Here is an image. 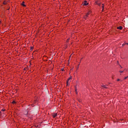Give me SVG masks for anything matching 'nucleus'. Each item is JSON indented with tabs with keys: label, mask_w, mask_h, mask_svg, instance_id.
Here are the masks:
<instances>
[{
	"label": "nucleus",
	"mask_w": 128,
	"mask_h": 128,
	"mask_svg": "<svg viewBox=\"0 0 128 128\" xmlns=\"http://www.w3.org/2000/svg\"><path fill=\"white\" fill-rule=\"evenodd\" d=\"M75 90H76H76H77L76 88H75Z\"/></svg>",
	"instance_id": "f3484780"
},
{
	"label": "nucleus",
	"mask_w": 128,
	"mask_h": 128,
	"mask_svg": "<svg viewBox=\"0 0 128 128\" xmlns=\"http://www.w3.org/2000/svg\"><path fill=\"white\" fill-rule=\"evenodd\" d=\"M118 30H122V26H120L117 28Z\"/></svg>",
	"instance_id": "7ed1b4c3"
},
{
	"label": "nucleus",
	"mask_w": 128,
	"mask_h": 128,
	"mask_svg": "<svg viewBox=\"0 0 128 128\" xmlns=\"http://www.w3.org/2000/svg\"><path fill=\"white\" fill-rule=\"evenodd\" d=\"M102 86H103V88H108V87H106V86L104 85Z\"/></svg>",
	"instance_id": "0eeeda50"
},
{
	"label": "nucleus",
	"mask_w": 128,
	"mask_h": 128,
	"mask_svg": "<svg viewBox=\"0 0 128 128\" xmlns=\"http://www.w3.org/2000/svg\"><path fill=\"white\" fill-rule=\"evenodd\" d=\"M126 44H128V43H126Z\"/></svg>",
	"instance_id": "aec40b11"
},
{
	"label": "nucleus",
	"mask_w": 128,
	"mask_h": 128,
	"mask_svg": "<svg viewBox=\"0 0 128 128\" xmlns=\"http://www.w3.org/2000/svg\"><path fill=\"white\" fill-rule=\"evenodd\" d=\"M12 103H13V104H16V101H13V102H12Z\"/></svg>",
	"instance_id": "9b49d317"
},
{
	"label": "nucleus",
	"mask_w": 128,
	"mask_h": 128,
	"mask_svg": "<svg viewBox=\"0 0 128 128\" xmlns=\"http://www.w3.org/2000/svg\"><path fill=\"white\" fill-rule=\"evenodd\" d=\"M0 24H2V21L0 20Z\"/></svg>",
	"instance_id": "6ab92c4d"
},
{
	"label": "nucleus",
	"mask_w": 128,
	"mask_h": 128,
	"mask_svg": "<svg viewBox=\"0 0 128 128\" xmlns=\"http://www.w3.org/2000/svg\"><path fill=\"white\" fill-rule=\"evenodd\" d=\"M70 40V39H68V40H67V42H68V40Z\"/></svg>",
	"instance_id": "a211bd4d"
},
{
	"label": "nucleus",
	"mask_w": 128,
	"mask_h": 128,
	"mask_svg": "<svg viewBox=\"0 0 128 128\" xmlns=\"http://www.w3.org/2000/svg\"><path fill=\"white\" fill-rule=\"evenodd\" d=\"M128 78V76L125 77V78H124V80H126V78Z\"/></svg>",
	"instance_id": "9d476101"
},
{
	"label": "nucleus",
	"mask_w": 128,
	"mask_h": 128,
	"mask_svg": "<svg viewBox=\"0 0 128 128\" xmlns=\"http://www.w3.org/2000/svg\"><path fill=\"white\" fill-rule=\"evenodd\" d=\"M102 10H104V4H103L102 6Z\"/></svg>",
	"instance_id": "1a4fd4ad"
},
{
	"label": "nucleus",
	"mask_w": 128,
	"mask_h": 128,
	"mask_svg": "<svg viewBox=\"0 0 128 128\" xmlns=\"http://www.w3.org/2000/svg\"><path fill=\"white\" fill-rule=\"evenodd\" d=\"M2 112H4L5 110L2 109Z\"/></svg>",
	"instance_id": "2eb2a0df"
},
{
	"label": "nucleus",
	"mask_w": 128,
	"mask_h": 128,
	"mask_svg": "<svg viewBox=\"0 0 128 128\" xmlns=\"http://www.w3.org/2000/svg\"><path fill=\"white\" fill-rule=\"evenodd\" d=\"M97 4H98V6H100V4L97 3Z\"/></svg>",
	"instance_id": "dca6fc26"
},
{
	"label": "nucleus",
	"mask_w": 128,
	"mask_h": 128,
	"mask_svg": "<svg viewBox=\"0 0 128 128\" xmlns=\"http://www.w3.org/2000/svg\"><path fill=\"white\" fill-rule=\"evenodd\" d=\"M58 116V114H53V118H54Z\"/></svg>",
	"instance_id": "39448f33"
},
{
	"label": "nucleus",
	"mask_w": 128,
	"mask_h": 128,
	"mask_svg": "<svg viewBox=\"0 0 128 128\" xmlns=\"http://www.w3.org/2000/svg\"><path fill=\"white\" fill-rule=\"evenodd\" d=\"M72 78H69L67 80V86H68V82H70V80Z\"/></svg>",
	"instance_id": "20e7f679"
},
{
	"label": "nucleus",
	"mask_w": 128,
	"mask_h": 128,
	"mask_svg": "<svg viewBox=\"0 0 128 128\" xmlns=\"http://www.w3.org/2000/svg\"><path fill=\"white\" fill-rule=\"evenodd\" d=\"M120 79L117 80V82H120Z\"/></svg>",
	"instance_id": "ddd939ff"
},
{
	"label": "nucleus",
	"mask_w": 128,
	"mask_h": 128,
	"mask_svg": "<svg viewBox=\"0 0 128 128\" xmlns=\"http://www.w3.org/2000/svg\"><path fill=\"white\" fill-rule=\"evenodd\" d=\"M90 12H92L90 11H89L88 12L87 14H86V16H84V18H88V16H90Z\"/></svg>",
	"instance_id": "f257e3e1"
},
{
	"label": "nucleus",
	"mask_w": 128,
	"mask_h": 128,
	"mask_svg": "<svg viewBox=\"0 0 128 128\" xmlns=\"http://www.w3.org/2000/svg\"><path fill=\"white\" fill-rule=\"evenodd\" d=\"M88 2L84 1V6H88Z\"/></svg>",
	"instance_id": "f03ea898"
},
{
	"label": "nucleus",
	"mask_w": 128,
	"mask_h": 128,
	"mask_svg": "<svg viewBox=\"0 0 128 128\" xmlns=\"http://www.w3.org/2000/svg\"><path fill=\"white\" fill-rule=\"evenodd\" d=\"M3 4H6V2L4 1V2H3Z\"/></svg>",
	"instance_id": "6e6552de"
},
{
	"label": "nucleus",
	"mask_w": 128,
	"mask_h": 128,
	"mask_svg": "<svg viewBox=\"0 0 128 128\" xmlns=\"http://www.w3.org/2000/svg\"><path fill=\"white\" fill-rule=\"evenodd\" d=\"M120 72H124V71L120 70Z\"/></svg>",
	"instance_id": "4468645a"
},
{
	"label": "nucleus",
	"mask_w": 128,
	"mask_h": 128,
	"mask_svg": "<svg viewBox=\"0 0 128 128\" xmlns=\"http://www.w3.org/2000/svg\"><path fill=\"white\" fill-rule=\"evenodd\" d=\"M22 5L23 6H26V4H24V2H22Z\"/></svg>",
	"instance_id": "423d86ee"
},
{
	"label": "nucleus",
	"mask_w": 128,
	"mask_h": 128,
	"mask_svg": "<svg viewBox=\"0 0 128 128\" xmlns=\"http://www.w3.org/2000/svg\"><path fill=\"white\" fill-rule=\"evenodd\" d=\"M126 44H122V46H126Z\"/></svg>",
	"instance_id": "f8f14e48"
}]
</instances>
